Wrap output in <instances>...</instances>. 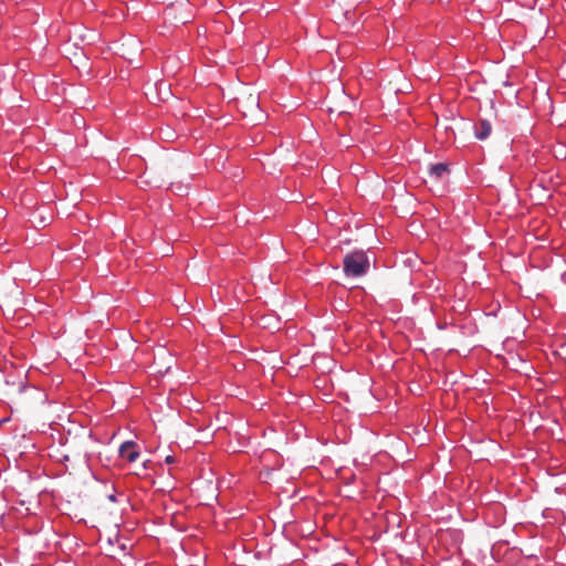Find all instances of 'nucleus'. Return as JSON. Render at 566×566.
I'll list each match as a JSON object with an SVG mask.
<instances>
[{"label": "nucleus", "mask_w": 566, "mask_h": 566, "mask_svg": "<svg viewBox=\"0 0 566 566\" xmlns=\"http://www.w3.org/2000/svg\"><path fill=\"white\" fill-rule=\"evenodd\" d=\"M369 265V259L364 251L346 254L343 261L344 272L347 276H361L367 273Z\"/></svg>", "instance_id": "1"}, {"label": "nucleus", "mask_w": 566, "mask_h": 566, "mask_svg": "<svg viewBox=\"0 0 566 566\" xmlns=\"http://www.w3.org/2000/svg\"><path fill=\"white\" fill-rule=\"evenodd\" d=\"M235 105L244 117H255L260 113L259 94L248 88L242 90L235 97Z\"/></svg>", "instance_id": "2"}, {"label": "nucleus", "mask_w": 566, "mask_h": 566, "mask_svg": "<svg viewBox=\"0 0 566 566\" xmlns=\"http://www.w3.org/2000/svg\"><path fill=\"white\" fill-rule=\"evenodd\" d=\"M119 455L128 462H135L139 457V451L134 441H125L119 447Z\"/></svg>", "instance_id": "3"}, {"label": "nucleus", "mask_w": 566, "mask_h": 566, "mask_svg": "<svg viewBox=\"0 0 566 566\" xmlns=\"http://www.w3.org/2000/svg\"><path fill=\"white\" fill-rule=\"evenodd\" d=\"M492 130V126L489 120L480 119L475 126V137L480 140L486 139Z\"/></svg>", "instance_id": "4"}, {"label": "nucleus", "mask_w": 566, "mask_h": 566, "mask_svg": "<svg viewBox=\"0 0 566 566\" xmlns=\"http://www.w3.org/2000/svg\"><path fill=\"white\" fill-rule=\"evenodd\" d=\"M448 172V167L446 164L439 163L430 168V175L436 179L442 178Z\"/></svg>", "instance_id": "5"}, {"label": "nucleus", "mask_w": 566, "mask_h": 566, "mask_svg": "<svg viewBox=\"0 0 566 566\" xmlns=\"http://www.w3.org/2000/svg\"><path fill=\"white\" fill-rule=\"evenodd\" d=\"M128 46H133L134 51L137 52L139 50V45L136 41H130L128 44H122V55L124 57H128Z\"/></svg>", "instance_id": "6"}, {"label": "nucleus", "mask_w": 566, "mask_h": 566, "mask_svg": "<svg viewBox=\"0 0 566 566\" xmlns=\"http://www.w3.org/2000/svg\"><path fill=\"white\" fill-rule=\"evenodd\" d=\"M165 462H166L167 464H171V463H174V462H175V457H172V455H167V457L165 458Z\"/></svg>", "instance_id": "7"}, {"label": "nucleus", "mask_w": 566, "mask_h": 566, "mask_svg": "<svg viewBox=\"0 0 566 566\" xmlns=\"http://www.w3.org/2000/svg\"><path fill=\"white\" fill-rule=\"evenodd\" d=\"M181 23H187L188 22V19H180Z\"/></svg>", "instance_id": "8"}]
</instances>
